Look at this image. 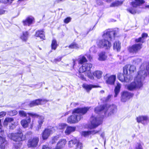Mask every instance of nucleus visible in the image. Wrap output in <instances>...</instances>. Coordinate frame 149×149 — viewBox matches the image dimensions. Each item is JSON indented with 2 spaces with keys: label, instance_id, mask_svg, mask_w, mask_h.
<instances>
[{
  "label": "nucleus",
  "instance_id": "6ab92c4d",
  "mask_svg": "<svg viewBox=\"0 0 149 149\" xmlns=\"http://www.w3.org/2000/svg\"><path fill=\"white\" fill-rule=\"evenodd\" d=\"M82 87L87 92H89L93 88H97L100 87L98 85L92 84H88L85 83H84L82 84Z\"/></svg>",
  "mask_w": 149,
  "mask_h": 149
},
{
  "label": "nucleus",
  "instance_id": "052dcab7",
  "mask_svg": "<svg viewBox=\"0 0 149 149\" xmlns=\"http://www.w3.org/2000/svg\"><path fill=\"white\" fill-rule=\"evenodd\" d=\"M67 125L66 124H63L62 125V128L63 129L65 128L66 126Z\"/></svg>",
  "mask_w": 149,
  "mask_h": 149
},
{
  "label": "nucleus",
  "instance_id": "4d7b16f0",
  "mask_svg": "<svg viewBox=\"0 0 149 149\" xmlns=\"http://www.w3.org/2000/svg\"><path fill=\"white\" fill-rule=\"evenodd\" d=\"M146 69L148 71H149V63H148L146 67Z\"/></svg>",
  "mask_w": 149,
  "mask_h": 149
},
{
  "label": "nucleus",
  "instance_id": "e433bc0d",
  "mask_svg": "<svg viewBox=\"0 0 149 149\" xmlns=\"http://www.w3.org/2000/svg\"><path fill=\"white\" fill-rule=\"evenodd\" d=\"M27 114L33 118H38L39 116V115L36 113H34L31 112H28L27 113Z\"/></svg>",
  "mask_w": 149,
  "mask_h": 149
},
{
  "label": "nucleus",
  "instance_id": "2eb2a0df",
  "mask_svg": "<svg viewBox=\"0 0 149 149\" xmlns=\"http://www.w3.org/2000/svg\"><path fill=\"white\" fill-rule=\"evenodd\" d=\"M48 101L46 99H38L31 101L29 104V106L32 107L36 106L42 104V102H46Z\"/></svg>",
  "mask_w": 149,
  "mask_h": 149
},
{
  "label": "nucleus",
  "instance_id": "412c9836",
  "mask_svg": "<svg viewBox=\"0 0 149 149\" xmlns=\"http://www.w3.org/2000/svg\"><path fill=\"white\" fill-rule=\"evenodd\" d=\"M29 36V33L28 31H23L20 36L19 38L22 41L26 42L28 40Z\"/></svg>",
  "mask_w": 149,
  "mask_h": 149
},
{
  "label": "nucleus",
  "instance_id": "f3484780",
  "mask_svg": "<svg viewBox=\"0 0 149 149\" xmlns=\"http://www.w3.org/2000/svg\"><path fill=\"white\" fill-rule=\"evenodd\" d=\"M52 130L51 129L45 128L43 130L42 134V137L43 140L47 139L52 133Z\"/></svg>",
  "mask_w": 149,
  "mask_h": 149
},
{
  "label": "nucleus",
  "instance_id": "f8f14e48",
  "mask_svg": "<svg viewBox=\"0 0 149 149\" xmlns=\"http://www.w3.org/2000/svg\"><path fill=\"white\" fill-rule=\"evenodd\" d=\"M91 118H92L91 125V128H95L102 123V119L101 117H95L93 116H92Z\"/></svg>",
  "mask_w": 149,
  "mask_h": 149
},
{
  "label": "nucleus",
  "instance_id": "f704fd0d",
  "mask_svg": "<svg viewBox=\"0 0 149 149\" xmlns=\"http://www.w3.org/2000/svg\"><path fill=\"white\" fill-rule=\"evenodd\" d=\"M78 141L77 139H71L69 142V145L70 147H72L73 146V145L76 144H77V142Z\"/></svg>",
  "mask_w": 149,
  "mask_h": 149
},
{
  "label": "nucleus",
  "instance_id": "423d86ee",
  "mask_svg": "<svg viewBox=\"0 0 149 149\" xmlns=\"http://www.w3.org/2000/svg\"><path fill=\"white\" fill-rule=\"evenodd\" d=\"M143 84L141 79L137 77L135 78L134 81L127 85V89L130 91L136 89H140L142 87Z\"/></svg>",
  "mask_w": 149,
  "mask_h": 149
},
{
  "label": "nucleus",
  "instance_id": "ddd939ff",
  "mask_svg": "<svg viewBox=\"0 0 149 149\" xmlns=\"http://www.w3.org/2000/svg\"><path fill=\"white\" fill-rule=\"evenodd\" d=\"M134 95L133 93H130L127 91H123L121 95V101L125 102L127 100L132 98Z\"/></svg>",
  "mask_w": 149,
  "mask_h": 149
},
{
  "label": "nucleus",
  "instance_id": "6e6d98bb",
  "mask_svg": "<svg viewBox=\"0 0 149 149\" xmlns=\"http://www.w3.org/2000/svg\"><path fill=\"white\" fill-rule=\"evenodd\" d=\"M42 149H50V148L48 146L44 145L43 146Z\"/></svg>",
  "mask_w": 149,
  "mask_h": 149
},
{
  "label": "nucleus",
  "instance_id": "864d4df0",
  "mask_svg": "<svg viewBox=\"0 0 149 149\" xmlns=\"http://www.w3.org/2000/svg\"><path fill=\"white\" fill-rule=\"evenodd\" d=\"M91 132V134H95L98 132L99 131H95V130L90 131Z\"/></svg>",
  "mask_w": 149,
  "mask_h": 149
},
{
  "label": "nucleus",
  "instance_id": "7c9ffc66",
  "mask_svg": "<svg viewBox=\"0 0 149 149\" xmlns=\"http://www.w3.org/2000/svg\"><path fill=\"white\" fill-rule=\"evenodd\" d=\"M88 60L86 57L84 56H82L81 57L79 58L78 63L79 64H83L84 63L87 62Z\"/></svg>",
  "mask_w": 149,
  "mask_h": 149
},
{
  "label": "nucleus",
  "instance_id": "f03ea898",
  "mask_svg": "<svg viewBox=\"0 0 149 149\" xmlns=\"http://www.w3.org/2000/svg\"><path fill=\"white\" fill-rule=\"evenodd\" d=\"M148 37V33H142L141 37L135 39L134 42L136 43L128 47V52L133 54L138 53L142 48V44L145 42V39Z\"/></svg>",
  "mask_w": 149,
  "mask_h": 149
},
{
  "label": "nucleus",
  "instance_id": "473e14b6",
  "mask_svg": "<svg viewBox=\"0 0 149 149\" xmlns=\"http://www.w3.org/2000/svg\"><path fill=\"white\" fill-rule=\"evenodd\" d=\"M14 120V119L12 118H6L3 122V124L4 125H8V123H10Z\"/></svg>",
  "mask_w": 149,
  "mask_h": 149
},
{
  "label": "nucleus",
  "instance_id": "bf43d9fd",
  "mask_svg": "<svg viewBox=\"0 0 149 149\" xmlns=\"http://www.w3.org/2000/svg\"><path fill=\"white\" fill-rule=\"evenodd\" d=\"M111 97V95H109L107 97V99H106V100H108L109 99H110Z\"/></svg>",
  "mask_w": 149,
  "mask_h": 149
},
{
  "label": "nucleus",
  "instance_id": "a211bd4d",
  "mask_svg": "<svg viewBox=\"0 0 149 149\" xmlns=\"http://www.w3.org/2000/svg\"><path fill=\"white\" fill-rule=\"evenodd\" d=\"M136 120L138 123H141L144 125L149 120L148 117L146 116H140L136 117Z\"/></svg>",
  "mask_w": 149,
  "mask_h": 149
},
{
  "label": "nucleus",
  "instance_id": "20e7f679",
  "mask_svg": "<svg viewBox=\"0 0 149 149\" xmlns=\"http://www.w3.org/2000/svg\"><path fill=\"white\" fill-rule=\"evenodd\" d=\"M104 110H106V112L108 110L109 111L108 115L110 116L115 113L117 110V107L115 105L112 104L108 105L106 104L96 107L95 108L94 111L95 113H98Z\"/></svg>",
  "mask_w": 149,
  "mask_h": 149
},
{
  "label": "nucleus",
  "instance_id": "393cba45",
  "mask_svg": "<svg viewBox=\"0 0 149 149\" xmlns=\"http://www.w3.org/2000/svg\"><path fill=\"white\" fill-rule=\"evenodd\" d=\"M76 129L75 127L68 126L65 131V134L67 135H69L72 132L74 131Z\"/></svg>",
  "mask_w": 149,
  "mask_h": 149
},
{
  "label": "nucleus",
  "instance_id": "c9c22d12",
  "mask_svg": "<svg viewBox=\"0 0 149 149\" xmlns=\"http://www.w3.org/2000/svg\"><path fill=\"white\" fill-rule=\"evenodd\" d=\"M18 114L19 116L21 117H26L27 114L25 111L23 110H21L18 111Z\"/></svg>",
  "mask_w": 149,
  "mask_h": 149
},
{
  "label": "nucleus",
  "instance_id": "c85d7f7f",
  "mask_svg": "<svg viewBox=\"0 0 149 149\" xmlns=\"http://www.w3.org/2000/svg\"><path fill=\"white\" fill-rule=\"evenodd\" d=\"M129 65V66L128 67H130L129 69V74L131 75H133L136 72V67L134 65Z\"/></svg>",
  "mask_w": 149,
  "mask_h": 149
},
{
  "label": "nucleus",
  "instance_id": "3c124183",
  "mask_svg": "<svg viewBox=\"0 0 149 149\" xmlns=\"http://www.w3.org/2000/svg\"><path fill=\"white\" fill-rule=\"evenodd\" d=\"M6 11L2 9H0V15L4 14Z\"/></svg>",
  "mask_w": 149,
  "mask_h": 149
},
{
  "label": "nucleus",
  "instance_id": "49530a36",
  "mask_svg": "<svg viewBox=\"0 0 149 149\" xmlns=\"http://www.w3.org/2000/svg\"><path fill=\"white\" fill-rule=\"evenodd\" d=\"M62 58V56L58 57L54 59V61L56 63L59 62L61 60Z\"/></svg>",
  "mask_w": 149,
  "mask_h": 149
},
{
  "label": "nucleus",
  "instance_id": "a19ab883",
  "mask_svg": "<svg viewBox=\"0 0 149 149\" xmlns=\"http://www.w3.org/2000/svg\"><path fill=\"white\" fill-rule=\"evenodd\" d=\"M127 10L130 13L134 14L136 13V10L133 8H130Z\"/></svg>",
  "mask_w": 149,
  "mask_h": 149
},
{
  "label": "nucleus",
  "instance_id": "7ed1b4c3",
  "mask_svg": "<svg viewBox=\"0 0 149 149\" xmlns=\"http://www.w3.org/2000/svg\"><path fill=\"white\" fill-rule=\"evenodd\" d=\"M26 134H24L20 129H18L16 132L10 134V138L11 140L15 142L14 143V147L16 149L21 148L23 144V142L26 140L27 138Z\"/></svg>",
  "mask_w": 149,
  "mask_h": 149
},
{
  "label": "nucleus",
  "instance_id": "dca6fc26",
  "mask_svg": "<svg viewBox=\"0 0 149 149\" xmlns=\"http://www.w3.org/2000/svg\"><path fill=\"white\" fill-rule=\"evenodd\" d=\"M44 30V29L37 30L34 34V36L36 38H39L42 40H45V36Z\"/></svg>",
  "mask_w": 149,
  "mask_h": 149
},
{
  "label": "nucleus",
  "instance_id": "e2e57ef3",
  "mask_svg": "<svg viewBox=\"0 0 149 149\" xmlns=\"http://www.w3.org/2000/svg\"><path fill=\"white\" fill-rule=\"evenodd\" d=\"M14 1V0H10V1H11L10 3H12L13 1Z\"/></svg>",
  "mask_w": 149,
  "mask_h": 149
},
{
  "label": "nucleus",
  "instance_id": "680f3d73",
  "mask_svg": "<svg viewBox=\"0 0 149 149\" xmlns=\"http://www.w3.org/2000/svg\"><path fill=\"white\" fill-rule=\"evenodd\" d=\"M145 8H148L149 9V5H146L145 6Z\"/></svg>",
  "mask_w": 149,
  "mask_h": 149
},
{
  "label": "nucleus",
  "instance_id": "a18cd8bd",
  "mask_svg": "<svg viewBox=\"0 0 149 149\" xmlns=\"http://www.w3.org/2000/svg\"><path fill=\"white\" fill-rule=\"evenodd\" d=\"M85 56L87 57L89 61H92L93 59V57L90 54H85Z\"/></svg>",
  "mask_w": 149,
  "mask_h": 149
},
{
  "label": "nucleus",
  "instance_id": "79ce46f5",
  "mask_svg": "<svg viewBox=\"0 0 149 149\" xmlns=\"http://www.w3.org/2000/svg\"><path fill=\"white\" fill-rule=\"evenodd\" d=\"M9 113L10 115L14 116L17 114V112L15 110H13L10 111Z\"/></svg>",
  "mask_w": 149,
  "mask_h": 149
},
{
  "label": "nucleus",
  "instance_id": "5701e85b",
  "mask_svg": "<svg viewBox=\"0 0 149 149\" xmlns=\"http://www.w3.org/2000/svg\"><path fill=\"white\" fill-rule=\"evenodd\" d=\"M67 142L66 139H60L57 144L56 146L58 147L60 149H62L63 148Z\"/></svg>",
  "mask_w": 149,
  "mask_h": 149
},
{
  "label": "nucleus",
  "instance_id": "4be33fe9",
  "mask_svg": "<svg viewBox=\"0 0 149 149\" xmlns=\"http://www.w3.org/2000/svg\"><path fill=\"white\" fill-rule=\"evenodd\" d=\"M145 3V1L144 0H134V1H132L131 3V4L133 7L136 8L144 4Z\"/></svg>",
  "mask_w": 149,
  "mask_h": 149
},
{
  "label": "nucleus",
  "instance_id": "09e8293b",
  "mask_svg": "<svg viewBox=\"0 0 149 149\" xmlns=\"http://www.w3.org/2000/svg\"><path fill=\"white\" fill-rule=\"evenodd\" d=\"M120 2L118 1L116 2L113 3H112V5L113 6H118L119 4H120Z\"/></svg>",
  "mask_w": 149,
  "mask_h": 149
},
{
  "label": "nucleus",
  "instance_id": "13d9d810",
  "mask_svg": "<svg viewBox=\"0 0 149 149\" xmlns=\"http://www.w3.org/2000/svg\"><path fill=\"white\" fill-rule=\"evenodd\" d=\"M10 2L11 1H10V0H6L5 3L11 4L12 3H10Z\"/></svg>",
  "mask_w": 149,
  "mask_h": 149
},
{
  "label": "nucleus",
  "instance_id": "bb28decb",
  "mask_svg": "<svg viewBox=\"0 0 149 149\" xmlns=\"http://www.w3.org/2000/svg\"><path fill=\"white\" fill-rule=\"evenodd\" d=\"M102 72L101 71L96 70L93 72V74L97 79H100L102 77Z\"/></svg>",
  "mask_w": 149,
  "mask_h": 149
},
{
  "label": "nucleus",
  "instance_id": "8fccbe9b",
  "mask_svg": "<svg viewBox=\"0 0 149 149\" xmlns=\"http://www.w3.org/2000/svg\"><path fill=\"white\" fill-rule=\"evenodd\" d=\"M1 120L0 119V130H1L0 131V132L2 134H3L4 133V131L3 130H1L2 126V125L1 124Z\"/></svg>",
  "mask_w": 149,
  "mask_h": 149
},
{
  "label": "nucleus",
  "instance_id": "b1692460",
  "mask_svg": "<svg viewBox=\"0 0 149 149\" xmlns=\"http://www.w3.org/2000/svg\"><path fill=\"white\" fill-rule=\"evenodd\" d=\"M99 57L98 59L100 61H104L107 58V56L105 52H101L98 54Z\"/></svg>",
  "mask_w": 149,
  "mask_h": 149
},
{
  "label": "nucleus",
  "instance_id": "58836bf2",
  "mask_svg": "<svg viewBox=\"0 0 149 149\" xmlns=\"http://www.w3.org/2000/svg\"><path fill=\"white\" fill-rule=\"evenodd\" d=\"M90 134H91V132L90 131H84L82 132V135L85 137Z\"/></svg>",
  "mask_w": 149,
  "mask_h": 149
},
{
  "label": "nucleus",
  "instance_id": "37998d69",
  "mask_svg": "<svg viewBox=\"0 0 149 149\" xmlns=\"http://www.w3.org/2000/svg\"><path fill=\"white\" fill-rule=\"evenodd\" d=\"M6 141L5 138L2 136H0V145H2Z\"/></svg>",
  "mask_w": 149,
  "mask_h": 149
},
{
  "label": "nucleus",
  "instance_id": "cd10ccee",
  "mask_svg": "<svg viewBox=\"0 0 149 149\" xmlns=\"http://www.w3.org/2000/svg\"><path fill=\"white\" fill-rule=\"evenodd\" d=\"M120 42L118 41H116L113 44V49H116L118 52H119L120 50Z\"/></svg>",
  "mask_w": 149,
  "mask_h": 149
},
{
  "label": "nucleus",
  "instance_id": "4468645a",
  "mask_svg": "<svg viewBox=\"0 0 149 149\" xmlns=\"http://www.w3.org/2000/svg\"><path fill=\"white\" fill-rule=\"evenodd\" d=\"M35 22L34 18L31 16L27 17L25 19L22 21L23 25L25 26H29L34 24Z\"/></svg>",
  "mask_w": 149,
  "mask_h": 149
},
{
  "label": "nucleus",
  "instance_id": "9d476101",
  "mask_svg": "<svg viewBox=\"0 0 149 149\" xmlns=\"http://www.w3.org/2000/svg\"><path fill=\"white\" fill-rule=\"evenodd\" d=\"M39 141L38 137H31L28 141L27 146L29 148H35L38 145Z\"/></svg>",
  "mask_w": 149,
  "mask_h": 149
},
{
  "label": "nucleus",
  "instance_id": "c756f323",
  "mask_svg": "<svg viewBox=\"0 0 149 149\" xmlns=\"http://www.w3.org/2000/svg\"><path fill=\"white\" fill-rule=\"evenodd\" d=\"M121 88V84L119 83L117 84L116 86H115L114 89L115 95L114 97H117L118 94L119 93L120 91Z\"/></svg>",
  "mask_w": 149,
  "mask_h": 149
},
{
  "label": "nucleus",
  "instance_id": "72a5a7b5",
  "mask_svg": "<svg viewBox=\"0 0 149 149\" xmlns=\"http://www.w3.org/2000/svg\"><path fill=\"white\" fill-rule=\"evenodd\" d=\"M38 118L39 120L38 121V128H40L42 126V124L44 121V118L43 117H42L41 116H39Z\"/></svg>",
  "mask_w": 149,
  "mask_h": 149
},
{
  "label": "nucleus",
  "instance_id": "603ef678",
  "mask_svg": "<svg viewBox=\"0 0 149 149\" xmlns=\"http://www.w3.org/2000/svg\"><path fill=\"white\" fill-rule=\"evenodd\" d=\"M136 149H143L141 143H138V146L136 147Z\"/></svg>",
  "mask_w": 149,
  "mask_h": 149
},
{
  "label": "nucleus",
  "instance_id": "f257e3e1",
  "mask_svg": "<svg viewBox=\"0 0 149 149\" xmlns=\"http://www.w3.org/2000/svg\"><path fill=\"white\" fill-rule=\"evenodd\" d=\"M89 109V108L88 107H77L74 109L72 111V115L68 118L67 122L70 124L77 123L83 118L82 116L85 114Z\"/></svg>",
  "mask_w": 149,
  "mask_h": 149
},
{
  "label": "nucleus",
  "instance_id": "aec40b11",
  "mask_svg": "<svg viewBox=\"0 0 149 149\" xmlns=\"http://www.w3.org/2000/svg\"><path fill=\"white\" fill-rule=\"evenodd\" d=\"M31 122V118L29 117L28 119H24L20 121V124L24 128L28 127L29 124Z\"/></svg>",
  "mask_w": 149,
  "mask_h": 149
},
{
  "label": "nucleus",
  "instance_id": "c03bdc74",
  "mask_svg": "<svg viewBox=\"0 0 149 149\" xmlns=\"http://www.w3.org/2000/svg\"><path fill=\"white\" fill-rule=\"evenodd\" d=\"M94 75L93 74V73H92L91 72L90 73H88L87 76L90 79L93 80L94 79Z\"/></svg>",
  "mask_w": 149,
  "mask_h": 149
},
{
  "label": "nucleus",
  "instance_id": "9b49d317",
  "mask_svg": "<svg viewBox=\"0 0 149 149\" xmlns=\"http://www.w3.org/2000/svg\"><path fill=\"white\" fill-rule=\"evenodd\" d=\"M116 32L115 30L112 29H108L104 32L102 37L105 38H109L111 40L112 37L115 38Z\"/></svg>",
  "mask_w": 149,
  "mask_h": 149
},
{
  "label": "nucleus",
  "instance_id": "0e129e2a",
  "mask_svg": "<svg viewBox=\"0 0 149 149\" xmlns=\"http://www.w3.org/2000/svg\"><path fill=\"white\" fill-rule=\"evenodd\" d=\"M33 124H31V127L32 128V127H33Z\"/></svg>",
  "mask_w": 149,
  "mask_h": 149
},
{
  "label": "nucleus",
  "instance_id": "5fc2aeb1",
  "mask_svg": "<svg viewBox=\"0 0 149 149\" xmlns=\"http://www.w3.org/2000/svg\"><path fill=\"white\" fill-rule=\"evenodd\" d=\"M58 138V137L56 136L53 138L52 139V140L54 141H53V143L55 142V140H57Z\"/></svg>",
  "mask_w": 149,
  "mask_h": 149
},
{
  "label": "nucleus",
  "instance_id": "2f4dec72",
  "mask_svg": "<svg viewBox=\"0 0 149 149\" xmlns=\"http://www.w3.org/2000/svg\"><path fill=\"white\" fill-rule=\"evenodd\" d=\"M68 47L70 49L79 48L78 45L75 42H73L68 46Z\"/></svg>",
  "mask_w": 149,
  "mask_h": 149
},
{
  "label": "nucleus",
  "instance_id": "1a4fd4ad",
  "mask_svg": "<svg viewBox=\"0 0 149 149\" xmlns=\"http://www.w3.org/2000/svg\"><path fill=\"white\" fill-rule=\"evenodd\" d=\"M103 77L107 84L111 85H114L116 79L115 75H109V73H107Z\"/></svg>",
  "mask_w": 149,
  "mask_h": 149
},
{
  "label": "nucleus",
  "instance_id": "6e6552de",
  "mask_svg": "<svg viewBox=\"0 0 149 149\" xmlns=\"http://www.w3.org/2000/svg\"><path fill=\"white\" fill-rule=\"evenodd\" d=\"M96 43L98 47L100 48H105L106 49H109L111 46V43L104 39L98 40Z\"/></svg>",
  "mask_w": 149,
  "mask_h": 149
},
{
  "label": "nucleus",
  "instance_id": "a878e982",
  "mask_svg": "<svg viewBox=\"0 0 149 149\" xmlns=\"http://www.w3.org/2000/svg\"><path fill=\"white\" fill-rule=\"evenodd\" d=\"M58 45L56 40L54 38L53 39L51 44V48L52 50H55L56 49Z\"/></svg>",
  "mask_w": 149,
  "mask_h": 149
},
{
  "label": "nucleus",
  "instance_id": "ea45409f",
  "mask_svg": "<svg viewBox=\"0 0 149 149\" xmlns=\"http://www.w3.org/2000/svg\"><path fill=\"white\" fill-rule=\"evenodd\" d=\"M71 18L68 17L65 19L63 20L65 24H68L71 21Z\"/></svg>",
  "mask_w": 149,
  "mask_h": 149
},
{
  "label": "nucleus",
  "instance_id": "de8ad7c7",
  "mask_svg": "<svg viewBox=\"0 0 149 149\" xmlns=\"http://www.w3.org/2000/svg\"><path fill=\"white\" fill-rule=\"evenodd\" d=\"M6 113L5 111H1L0 112V118L3 117L6 115Z\"/></svg>",
  "mask_w": 149,
  "mask_h": 149
},
{
  "label": "nucleus",
  "instance_id": "0eeeda50",
  "mask_svg": "<svg viewBox=\"0 0 149 149\" xmlns=\"http://www.w3.org/2000/svg\"><path fill=\"white\" fill-rule=\"evenodd\" d=\"M129 65H126L123 68V73H119L117 74L118 79L122 82H127L128 80V68Z\"/></svg>",
  "mask_w": 149,
  "mask_h": 149
},
{
  "label": "nucleus",
  "instance_id": "69168bd1",
  "mask_svg": "<svg viewBox=\"0 0 149 149\" xmlns=\"http://www.w3.org/2000/svg\"><path fill=\"white\" fill-rule=\"evenodd\" d=\"M98 149V148H95V149Z\"/></svg>",
  "mask_w": 149,
  "mask_h": 149
},
{
  "label": "nucleus",
  "instance_id": "39448f33",
  "mask_svg": "<svg viewBox=\"0 0 149 149\" xmlns=\"http://www.w3.org/2000/svg\"><path fill=\"white\" fill-rule=\"evenodd\" d=\"M92 66V64L90 63H86L82 65L79 70V77L82 80L86 81V78L82 73L90 71Z\"/></svg>",
  "mask_w": 149,
  "mask_h": 149
},
{
  "label": "nucleus",
  "instance_id": "4c0bfd02",
  "mask_svg": "<svg viewBox=\"0 0 149 149\" xmlns=\"http://www.w3.org/2000/svg\"><path fill=\"white\" fill-rule=\"evenodd\" d=\"M83 147L82 143L79 141H78L76 144L75 149H82Z\"/></svg>",
  "mask_w": 149,
  "mask_h": 149
}]
</instances>
